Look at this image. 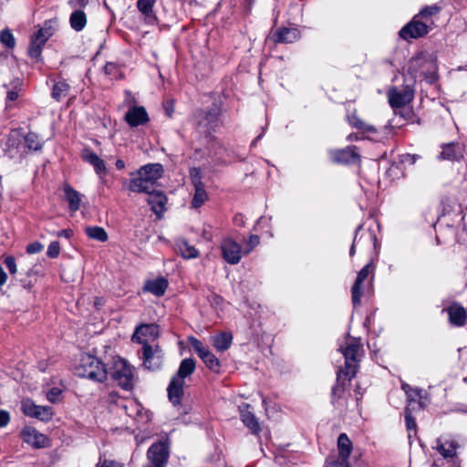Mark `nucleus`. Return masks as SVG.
<instances>
[{
  "label": "nucleus",
  "mask_w": 467,
  "mask_h": 467,
  "mask_svg": "<svg viewBox=\"0 0 467 467\" xmlns=\"http://www.w3.org/2000/svg\"><path fill=\"white\" fill-rule=\"evenodd\" d=\"M339 350L345 357V367L337 372V383L332 389V402L337 409L343 410L346 407L343 399L345 387L339 383V380L343 376L348 380L356 376L363 355V348L358 338L348 337L345 343L340 345Z\"/></svg>",
  "instance_id": "1"
},
{
  "label": "nucleus",
  "mask_w": 467,
  "mask_h": 467,
  "mask_svg": "<svg viewBox=\"0 0 467 467\" xmlns=\"http://www.w3.org/2000/svg\"><path fill=\"white\" fill-rule=\"evenodd\" d=\"M195 361L192 358H184L168 387V397L173 405H179L183 395L184 379L194 372Z\"/></svg>",
  "instance_id": "2"
},
{
  "label": "nucleus",
  "mask_w": 467,
  "mask_h": 467,
  "mask_svg": "<svg viewBox=\"0 0 467 467\" xmlns=\"http://www.w3.org/2000/svg\"><path fill=\"white\" fill-rule=\"evenodd\" d=\"M76 373L79 377L99 382H103L108 377V371L100 360L87 353L81 355L79 363L76 367Z\"/></svg>",
  "instance_id": "3"
},
{
  "label": "nucleus",
  "mask_w": 467,
  "mask_h": 467,
  "mask_svg": "<svg viewBox=\"0 0 467 467\" xmlns=\"http://www.w3.org/2000/svg\"><path fill=\"white\" fill-rule=\"evenodd\" d=\"M436 71L435 61L431 57L422 54L412 57L408 65V73L411 75L413 81L418 78H423L428 82H433Z\"/></svg>",
  "instance_id": "4"
},
{
  "label": "nucleus",
  "mask_w": 467,
  "mask_h": 467,
  "mask_svg": "<svg viewBox=\"0 0 467 467\" xmlns=\"http://www.w3.org/2000/svg\"><path fill=\"white\" fill-rule=\"evenodd\" d=\"M108 374L122 389L130 390L133 388V371L126 360L116 359Z\"/></svg>",
  "instance_id": "5"
},
{
  "label": "nucleus",
  "mask_w": 467,
  "mask_h": 467,
  "mask_svg": "<svg viewBox=\"0 0 467 467\" xmlns=\"http://www.w3.org/2000/svg\"><path fill=\"white\" fill-rule=\"evenodd\" d=\"M189 343L210 370L215 373L220 371L221 363L209 348H205L199 339L193 337L189 338Z\"/></svg>",
  "instance_id": "6"
},
{
  "label": "nucleus",
  "mask_w": 467,
  "mask_h": 467,
  "mask_svg": "<svg viewBox=\"0 0 467 467\" xmlns=\"http://www.w3.org/2000/svg\"><path fill=\"white\" fill-rule=\"evenodd\" d=\"M158 177H132L123 182V187L132 192L152 193L156 187V179Z\"/></svg>",
  "instance_id": "7"
},
{
  "label": "nucleus",
  "mask_w": 467,
  "mask_h": 467,
  "mask_svg": "<svg viewBox=\"0 0 467 467\" xmlns=\"http://www.w3.org/2000/svg\"><path fill=\"white\" fill-rule=\"evenodd\" d=\"M414 97V91L410 84H406L402 88H392L388 91V99L392 108H401L409 104Z\"/></svg>",
  "instance_id": "8"
},
{
  "label": "nucleus",
  "mask_w": 467,
  "mask_h": 467,
  "mask_svg": "<svg viewBox=\"0 0 467 467\" xmlns=\"http://www.w3.org/2000/svg\"><path fill=\"white\" fill-rule=\"evenodd\" d=\"M327 154L330 161L337 164H354L359 161V155L354 146L344 149H330Z\"/></svg>",
  "instance_id": "9"
},
{
  "label": "nucleus",
  "mask_w": 467,
  "mask_h": 467,
  "mask_svg": "<svg viewBox=\"0 0 467 467\" xmlns=\"http://www.w3.org/2000/svg\"><path fill=\"white\" fill-rule=\"evenodd\" d=\"M159 327L156 324H142L136 327L132 341L143 347L150 346V343L159 337Z\"/></svg>",
  "instance_id": "10"
},
{
  "label": "nucleus",
  "mask_w": 467,
  "mask_h": 467,
  "mask_svg": "<svg viewBox=\"0 0 467 467\" xmlns=\"http://www.w3.org/2000/svg\"><path fill=\"white\" fill-rule=\"evenodd\" d=\"M218 113L215 110L201 111L197 116V131L208 137L218 127Z\"/></svg>",
  "instance_id": "11"
},
{
  "label": "nucleus",
  "mask_w": 467,
  "mask_h": 467,
  "mask_svg": "<svg viewBox=\"0 0 467 467\" xmlns=\"http://www.w3.org/2000/svg\"><path fill=\"white\" fill-rule=\"evenodd\" d=\"M420 16L417 15L414 18L407 24L400 31V36L405 40L410 38L421 37L428 34L429 26L426 22L419 20Z\"/></svg>",
  "instance_id": "12"
},
{
  "label": "nucleus",
  "mask_w": 467,
  "mask_h": 467,
  "mask_svg": "<svg viewBox=\"0 0 467 467\" xmlns=\"http://www.w3.org/2000/svg\"><path fill=\"white\" fill-rule=\"evenodd\" d=\"M141 358L146 368L155 370L161 367L163 354L158 346H145L142 347Z\"/></svg>",
  "instance_id": "13"
},
{
  "label": "nucleus",
  "mask_w": 467,
  "mask_h": 467,
  "mask_svg": "<svg viewBox=\"0 0 467 467\" xmlns=\"http://www.w3.org/2000/svg\"><path fill=\"white\" fill-rule=\"evenodd\" d=\"M147 456L150 462L149 467H164L169 457L167 444L161 441L152 444Z\"/></svg>",
  "instance_id": "14"
},
{
  "label": "nucleus",
  "mask_w": 467,
  "mask_h": 467,
  "mask_svg": "<svg viewBox=\"0 0 467 467\" xmlns=\"http://www.w3.org/2000/svg\"><path fill=\"white\" fill-rule=\"evenodd\" d=\"M223 258L231 265H236L242 258V248L232 238H224L221 244Z\"/></svg>",
  "instance_id": "15"
},
{
  "label": "nucleus",
  "mask_w": 467,
  "mask_h": 467,
  "mask_svg": "<svg viewBox=\"0 0 467 467\" xmlns=\"http://www.w3.org/2000/svg\"><path fill=\"white\" fill-rule=\"evenodd\" d=\"M22 411L29 417L36 418L40 420H49L53 416L52 409L48 406H39L30 400H23Z\"/></svg>",
  "instance_id": "16"
},
{
  "label": "nucleus",
  "mask_w": 467,
  "mask_h": 467,
  "mask_svg": "<svg viewBox=\"0 0 467 467\" xmlns=\"http://www.w3.org/2000/svg\"><path fill=\"white\" fill-rule=\"evenodd\" d=\"M370 268L371 265L368 264L358 273L356 281L351 288L352 303L354 306L360 304L364 291V282L371 271Z\"/></svg>",
  "instance_id": "17"
},
{
  "label": "nucleus",
  "mask_w": 467,
  "mask_h": 467,
  "mask_svg": "<svg viewBox=\"0 0 467 467\" xmlns=\"http://www.w3.org/2000/svg\"><path fill=\"white\" fill-rule=\"evenodd\" d=\"M352 442L346 433H341L337 438L338 457L341 461L332 467H348V459L352 451Z\"/></svg>",
  "instance_id": "18"
},
{
  "label": "nucleus",
  "mask_w": 467,
  "mask_h": 467,
  "mask_svg": "<svg viewBox=\"0 0 467 467\" xmlns=\"http://www.w3.org/2000/svg\"><path fill=\"white\" fill-rule=\"evenodd\" d=\"M23 441L36 448L45 447L47 443V437L32 427H26L21 432Z\"/></svg>",
  "instance_id": "19"
},
{
  "label": "nucleus",
  "mask_w": 467,
  "mask_h": 467,
  "mask_svg": "<svg viewBox=\"0 0 467 467\" xmlns=\"http://www.w3.org/2000/svg\"><path fill=\"white\" fill-rule=\"evenodd\" d=\"M61 190L64 193V199L68 203L69 210L73 213L78 211L81 205L82 194L67 183H65Z\"/></svg>",
  "instance_id": "20"
},
{
  "label": "nucleus",
  "mask_w": 467,
  "mask_h": 467,
  "mask_svg": "<svg viewBox=\"0 0 467 467\" xmlns=\"http://www.w3.org/2000/svg\"><path fill=\"white\" fill-rule=\"evenodd\" d=\"M241 420L249 428L252 433L257 434L260 431L259 422L254 414L250 410V405L243 404L239 407Z\"/></svg>",
  "instance_id": "21"
},
{
  "label": "nucleus",
  "mask_w": 467,
  "mask_h": 467,
  "mask_svg": "<svg viewBox=\"0 0 467 467\" xmlns=\"http://www.w3.org/2000/svg\"><path fill=\"white\" fill-rule=\"evenodd\" d=\"M148 203L151 206L152 212L160 218L165 211L167 197L155 187L153 192L149 194Z\"/></svg>",
  "instance_id": "22"
},
{
  "label": "nucleus",
  "mask_w": 467,
  "mask_h": 467,
  "mask_svg": "<svg viewBox=\"0 0 467 467\" xmlns=\"http://www.w3.org/2000/svg\"><path fill=\"white\" fill-rule=\"evenodd\" d=\"M126 121L132 127L148 121V114L143 107H133L125 115Z\"/></svg>",
  "instance_id": "23"
},
{
  "label": "nucleus",
  "mask_w": 467,
  "mask_h": 467,
  "mask_svg": "<svg viewBox=\"0 0 467 467\" xmlns=\"http://www.w3.org/2000/svg\"><path fill=\"white\" fill-rule=\"evenodd\" d=\"M450 322L456 327H462L467 318L465 309L458 304H453L447 308Z\"/></svg>",
  "instance_id": "24"
},
{
  "label": "nucleus",
  "mask_w": 467,
  "mask_h": 467,
  "mask_svg": "<svg viewBox=\"0 0 467 467\" xmlns=\"http://www.w3.org/2000/svg\"><path fill=\"white\" fill-rule=\"evenodd\" d=\"M193 185L194 193L192 200V207L197 209L207 201L208 195L203 183L200 181V177H194Z\"/></svg>",
  "instance_id": "25"
},
{
  "label": "nucleus",
  "mask_w": 467,
  "mask_h": 467,
  "mask_svg": "<svg viewBox=\"0 0 467 467\" xmlns=\"http://www.w3.org/2000/svg\"><path fill=\"white\" fill-rule=\"evenodd\" d=\"M168 287V281L164 277L149 280L144 285V291L150 292L156 296L164 295Z\"/></svg>",
  "instance_id": "26"
},
{
  "label": "nucleus",
  "mask_w": 467,
  "mask_h": 467,
  "mask_svg": "<svg viewBox=\"0 0 467 467\" xmlns=\"http://www.w3.org/2000/svg\"><path fill=\"white\" fill-rule=\"evenodd\" d=\"M441 157L444 160L458 161L463 157V146L460 143H449L443 146Z\"/></svg>",
  "instance_id": "27"
},
{
  "label": "nucleus",
  "mask_w": 467,
  "mask_h": 467,
  "mask_svg": "<svg viewBox=\"0 0 467 467\" xmlns=\"http://www.w3.org/2000/svg\"><path fill=\"white\" fill-rule=\"evenodd\" d=\"M348 120L351 126L362 130L365 133H368V139L378 140V137L375 136L377 134V129L373 125L365 123L356 114L348 116Z\"/></svg>",
  "instance_id": "28"
},
{
  "label": "nucleus",
  "mask_w": 467,
  "mask_h": 467,
  "mask_svg": "<svg viewBox=\"0 0 467 467\" xmlns=\"http://www.w3.org/2000/svg\"><path fill=\"white\" fill-rule=\"evenodd\" d=\"M175 251L184 259H192L198 257L199 255L198 250L184 239L176 240Z\"/></svg>",
  "instance_id": "29"
},
{
  "label": "nucleus",
  "mask_w": 467,
  "mask_h": 467,
  "mask_svg": "<svg viewBox=\"0 0 467 467\" xmlns=\"http://www.w3.org/2000/svg\"><path fill=\"white\" fill-rule=\"evenodd\" d=\"M154 4L155 0H138L137 2L138 9L143 15L145 21L149 24H153L157 20L152 9Z\"/></svg>",
  "instance_id": "30"
},
{
  "label": "nucleus",
  "mask_w": 467,
  "mask_h": 467,
  "mask_svg": "<svg viewBox=\"0 0 467 467\" xmlns=\"http://www.w3.org/2000/svg\"><path fill=\"white\" fill-rule=\"evenodd\" d=\"M212 344L217 351L227 350L233 341V335L228 332H222L211 337Z\"/></svg>",
  "instance_id": "31"
},
{
  "label": "nucleus",
  "mask_w": 467,
  "mask_h": 467,
  "mask_svg": "<svg viewBox=\"0 0 467 467\" xmlns=\"http://www.w3.org/2000/svg\"><path fill=\"white\" fill-rule=\"evenodd\" d=\"M109 400L110 403L116 404L117 407H119L126 414L130 417L133 416L132 412L134 410V407L137 408L133 400H125L114 393L109 394Z\"/></svg>",
  "instance_id": "32"
},
{
  "label": "nucleus",
  "mask_w": 467,
  "mask_h": 467,
  "mask_svg": "<svg viewBox=\"0 0 467 467\" xmlns=\"http://www.w3.org/2000/svg\"><path fill=\"white\" fill-rule=\"evenodd\" d=\"M275 41L281 43H292L299 38V32L296 28H282L275 33Z\"/></svg>",
  "instance_id": "33"
},
{
  "label": "nucleus",
  "mask_w": 467,
  "mask_h": 467,
  "mask_svg": "<svg viewBox=\"0 0 467 467\" xmlns=\"http://www.w3.org/2000/svg\"><path fill=\"white\" fill-rule=\"evenodd\" d=\"M69 23L75 31H81L87 24L86 14L82 10H75L70 16Z\"/></svg>",
  "instance_id": "34"
},
{
  "label": "nucleus",
  "mask_w": 467,
  "mask_h": 467,
  "mask_svg": "<svg viewBox=\"0 0 467 467\" xmlns=\"http://www.w3.org/2000/svg\"><path fill=\"white\" fill-rule=\"evenodd\" d=\"M85 233L90 239L102 243L106 242L109 237L105 229L100 226H87Z\"/></svg>",
  "instance_id": "35"
},
{
  "label": "nucleus",
  "mask_w": 467,
  "mask_h": 467,
  "mask_svg": "<svg viewBox=\"0 0 467 467\" xmlns=\"http://www.w3.org/2000/svg\"><path fill=\"white\" fill-rule=\"evenodd\" d=\"M437 450L444 458H452L455 455L457 445L453 441L445 442L437 441Z\"/></svg>",
  "instance_id": "36"
},
{
  "label": "nucleus",
  "mask_w": 467,
  "mask_h": 467,
  "mask_svg": "<svg viewBox=\"0 0 467 467\" xmlns=\"http://www.w3.org/2000/svg\"><path fill=\"white\" fill-rule=\"evenodd\" d=\"M69 89L70 86L66 81H58L54 85L52 97L57 100H60L68 95Z\"/></svg>",
  "instance_id": "37"
},
{
  "label": "nucleus",
  "mask_w": 467,
  "mask_h": 467,
  "mask_svg": "<svg viewBox=\"0 0 467 467\" xmlns=\"http://www.w3.org/2000/svg\"><path fill=\"white\" fill-rule=\"evenodd\" d=\"M164 172L161 163H149L138 171V175H161Z\"/></svg>",
  "instance_id": "38"
},
{
  "label": "nucleus",
  "mask_w": 467,
  "mask_h": 467,
  "mask_svg": "<svg viewBox=\"0 0 467 467\" xmlns=\"http://www.w3.org/2000/svg\"><path fill=\"white\" fill-rule=\"evenodd\" d=\"M84 159H85L88 163H90L91 165H93V167H94V169H95V171H96L97 173H100V172L105 171L106 167H105L104 161H103L101 159H99L96 154L91 153V152H87V153L84 155Z\"/></svg>",
  "instance_id": "39"
},
{
  "label": "nucleus",
  "mask_w": 467,
  "mask_h": 467,
  "mask_svg": "<svg viewBox=\"0 0 467 467\" xmlns=\"http://www.w3.org/2000/svg\"><path fill=\"white\" fill-rule=\"evenodd\" d=\"M414 410H412L410 407H406L405 410V420L410 439L411 438V432H413V434H416L417 432V424L412 415Z\"/></svg>",
  "instance_id": "40"
},
{
  "label": "nucleus",
  "mask_w": 467,
  "mask_h": 467,
  "mask_svg": "<svg viewBox=\"0 0 467 467\" xmlns=\"http://www.w3.org/2000/svg\"><path fill=\"white\" fill-rule=\"evenodd\" d=\"M420 392V389H413V390L407 395V407H410L412 410H420L421 408V403L420 401V399L421 398Z\"/></svg>",
  "instance_id": "41"
},
{
  "label": "nucleus",
  "mask_w": 467,
  "mask_h": 467,
  "mask_svg": "<svg viewBox=\"0 0 467 467\" xmlns=\"http://www.w3.org/2000/svg\"><path fill=\"white\" fill-rule=\"evenodd\" d=\"M0 43L7 48H14L16 39L9 29H4L0 32Z\"/></svg>",
  "instance_id": "42"
},
{
  "label": "nucleus",
  "mask_w": 467,
  "mask_h": 467,
  "mask_svg": "<svg viewBox=\"0 0 467 467\" xmlns=\"http://www.w3.org/2000/svg\"><path fill=\"white\" fill-rule=\"evenodd\" d=\"M25 142L28 149L37 150L41 149L42 143L38 138V136L36 133L29 132L25 137Z\"/></svg>",
  "instance_id": "43"
},
{
  "label": "nucleus",
  "mask_w": 467,
  "mask_h": 467,
  "mask_svg": "<svg viewBox=\"0 0 467 467\" xmlns=\"http://www.w3.org/2000/svg\"><path fill=\"white\" fill-rule=\"evenodd\" d=\"M440 11H441V7L437 5H433L425 6L424 8H422L420 10V12L418 14V16L420 18L427 19L428 17L437 15Z\"/></svg>",
  "instance_id": "44"
},
{
  "label": "nucleus",
  "mask_w": 467,
  "mask_h": 467,
  "mask_svg": "<svg viewBox=\"0 0 467 467\" xmlns=\"http://www.w3.org/2000/svg\"><path fill=\"white\" fill-rule=\"evenodd\" d=\"M31 38L28 54L31 57L37 58L41 54V48L44 45L39 42H36Z\"/></svg>",
  "instance_id": "45"
},
{
  "label": "nucleus",
  "mask_w": 467,
  "mask_h": 467,
  "mask_svg": "<svg viewBox=\"0 0 467 467\" xmlns=\"http://www.w3.org/2000/svg\"><path fill=\"white\" fill-rule=\"evenodd\" d=\"M60 252V246L58 242H52L47 247V254L50 258H56L58 256Z\"/></svg>",
  "instance_id": "46"
},
{
  "label": "nucleus",
  "mask_w": 467,
  "mask_h": 467,
  "mask_svg": "<svg viewBox=\"0 0 467 467\" xmlns=\"http://www.w3.org/2000/svg\"><path fill=\"white\" fill-rule=\"evenodd\" d=\"M260 243V238L258 235L256 234H252L250 237H249V240H248V244H247V247L244 249V253L245 254H249L252 252V250L256 247Z\"/></svg>",
  "instance_id": "47"
},
{
  "label": "nucleus",
  "mask_w": 467,
  "mask_h": 467,
  "mask_svg": "<svg viewBox=\"0 0 467 467\" xmlns=\"http://www.w3.org/2000/svg\"><path fill=\"white\" fill-rule=\"evenodd\" d=\"M5 264L11 275H15L17 271L16 260L13 256H7L5 259Z\"/></svg>",
  "instance_id": "48"
},
{
  "label": "nucleus",
  "mask_w": 467,
  "mask_h": 467,
  "mask_svg": "<svg viewBox=\"0 0 467 467\" xmlns=\"http://www.w3.org/2000/svg\"><path fill=\"white\" fill-rule=\"evenodd\" d=\"M33 40H36V42H39L40 44L44 45L47 40L48 39V36L46 34V32L43 29H39L33 36Z\"/></svg>",
  "instance_id": "49"
},
{
  "label": "nucleus",
  "mask_w": 467,
  "mask_h": 467,
  "mask_svg": "<svg viewBox=\"0 0 467 467\" xmlns=\"http://www.w3.org/2000/svg\"><path fill=\"white\" fill-rule=\"evenodd\" d=\"M44 248V245L38 242L32 243L27 245L26 252L28 254H37L41 252Z\"/></svg>",
  "instance_id": "50"
},
{
  "label": "nucleus",
  "mask_w": 467,
  "mask_h": 467,
  "mask_svg": "<svg viewBox=\"0 0 467 467\" xmlns=\"http://www.w3.org/2000/svg\"><path fill=\"white\" fill-rule=\"evenodd\" d=\"M60 394L61 390L59 389L53 388L47 393V398L49 401L54 403L57 400Z\"/></svg>",
  "instance_id": "51"
},
{
  "label": "nucleus",
  "mask_w": 467,
  "mask_h": 467,
  "mask_svg": "<svg viewBox=\"0 0 467 467\" xmlns=\"http://www.w3.org/2000/svg\"><path fill=\"white\" fill-rule=\"evenodd\" d=\"M104 71L107 75L116 77L118 73V67L115 63H107L104 67Z\"/></svg>",
  "instance_id": "52"
},
{
  "label": "nucleus",
  "mask_w": 467,
  "mask_h": 467,
  "mask_svg": "<svg viewBox=\"0 0 467 467\" xmlns=\"http://www.w3.org/2000/svg\"><path fill=\"white\" fill-rule=\"evenodd\" d=\"M99 467H122V464L112 460H100L98 463Z\"/></svg>",
  "instance_id": "53"
},
{
  "label": "nucleus",
  "mask_w": 467,
  "mask_h": 467,
  "mask_svg": "<svg viewBox=\"0 0 467 467\" xmlns=\"http://www.w3.org/2000/svg\"><path fill=\"white\" fill-rule=\"evenodd\" d=\"M202 237L206 241H211L213 238L212 226L204 224L202 230Z\"/></svg>",
  "instance_id": "54"
},
{
  "label": "nucleus",
  "mask_w": 467,
  "mask_h": 467,
  "mask_svg": "<svg viewBox=\"0 0 467 467\" xmlns=\"http://www.w3.org/2000/svg\"><path fill=\"white\" fill-rule=\"evenodd\" d=\"M9 420V413L5 410H0V428L5 427Z\"/></svg>",
  "instance_id": "55"
},
{
  "label": "nucleus",
  "mask_w": 467,
  "mask_h": 467,
  "mask_svg": "<svg viewBox=\"0 0 467 467\" xmlns=\"http://www.w3.org/2000/svg\"><path fill=\"white\" fill-rule=\"evenodd\" d=\"M19 97V90L16 89V87L15 89L8 90L6 95V100L7 102H14L16 101Z\"/></svg>",
  "instance_id": "56"
},
{
  "label": "nucleus",
  "mask_w": 467,
  "mask_h": 467,
  "mask_svg": "<svg viewBox=\"0 0 467 467\" xmlns=\"http://www.w3.org/2000/svg\"><path fill=\"white\" fill-rule=\"evenodd\" d=\"M88 0H68V5L72 8L84 7L88 5Z\"/></svg>",
  "instance_id": "57"
},
{
  "label": "nucleus",
  "mask_w": 467,
  "mask_h": 467,
  "mask_svg": "<svg viewBox=\"0 0 467 467\" xmlns=\"http://www.w3.org/2000/svg\"><path fill=\"white\" fill-rule=\"evenodd\" d=\"M361 229V226H358L357 231H356V234H355V237H354V240H353V244L350 247V251H349V254L350 256H353L354 254H355V246L359 243L361 237H358V232L359 230Z\"/></svg>",
  "instance_id": "58"
},
{
  "label": "nucleus",
  "mask_w": 467,
  "mask_h": 467,
  "mask_svg": "<svg viewBox=\"0 0 467 467\" xmlns=\"http://www.w3.org/2000/svg\"><path fill=\"white\" fill-rule=\"evenodd\" d=\"M417 155L405 154L401 156V162L412 165L417 160Z\"/></svg>",
  "instance_id": "59"
},
{
  "label": "nucleus",
  "mask_w": 467,
  "mask_h": 467,
  "mask_svg": "<svg viewBox=\"0 0 467 467\" xmlns=\"http://www.w3.org/2000/svg\"><path fill=\"white\" fill-rule=\"evenodd\" d=\"M73 235V231L71 229H65L60 232H58L57 236L59 237H65L67 239L71 238Z\"/></svg>",
  "instance_id": "60"
},
{
  "label": "nucleus",
  "mask_w": 467,
  "mask_h": 467,
  "mask_svg": "<svg viewBox=\"0 0 467 467\" xmlns=\"http://www.w3.org/2000/svg\"><path fill=\"white\" fill-rule=\"evenodd\" d=\"M7 279V275L5 272L4 268L0 265V287L3 286Z\"/></svg>",
  "instance_id": "61"
},
{
  "label": "nucleus",
  "mask_w": 467,
  "mask_h": 467,
  "mask_svg": "<svg viewBox=\"0 0 467 467\" xmlns=\"http://www.w3.org/2000/svg\"><path fill=\"white\" fill-rule=\"evenodd\" d=\"M116 165V168L119 170V171H121L124 169L125 167V163L122 160H118L115 163Z\"/></svg>",
  "instance_id": "62"
},
{
  "label": "nucleus",
  "mask_w": 467,
  "mask_h": 467,
  "mask_svg": "<svg viewBox=\"0 0 467 467\" xmlns=\"http://www.w3.org/2000/svg\"><path fill=\"white\" fill-rule=\"evenodd\" d=\"M401 388L405 391L406 395H408L410 391L413 390V389L409 384L406 383H403Z\"/></svg>",
  "instance_id": "63"
},
{
  "label": "nucleus",
  "mask_w": 467,
  "mask_h": 467,
  "mask_svg": "<svg viewBox=\"0 0 467 467\" xmlns=\"http://www.w3.org/2000/svg\"><path fill=\"white\" fill-rule=\"evenodd\" d=\"M234 222H235V223L240 224V225L244 224L243 216L241 214L236 215L234 217Z\"/></svg>",
  "instance_id": "64"
}]
</instances>
